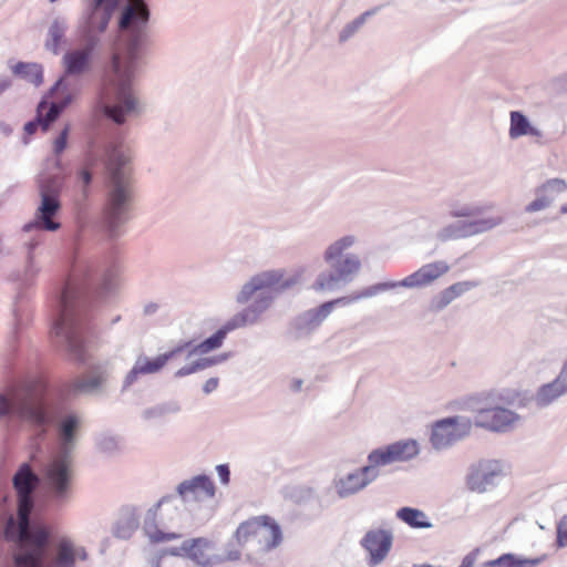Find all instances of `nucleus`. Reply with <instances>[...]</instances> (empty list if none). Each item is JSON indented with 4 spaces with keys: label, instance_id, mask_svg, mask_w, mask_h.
<instances>
[{
    "label": "nucleus",
    "instance_id": "864d4df0",
    "mask_svg": "<svg viewBox=\"0 0 567 567\" xmlns=\"http://www.w3.org/2000/svg\"><path fill=\"white\" fill-rule=\"evenodd\" d=\"M35 430L34 434H32V440H33V446H34V452H32V458H35V453L40 452L41 451V446H40V441H44L45 437H47V430L49 427H44V426H41V427H33Z\"/></svg>",
    "mask_w": 567,
    "mask_h": 567
},
{
    "label": "nucleus",
    "instance_id": "5fc2aeb1",
    "mask_svg": "<svg viewBox=\"0 0 567 567\" xmlns=\"http://www.w3.org/2000/svg\"><path fill=\"white\" fill-rule=\"evenodd\" d=\"M192 548V545H188V539L184 540L179 547H169L164 550V554L175 557H186L187 551Z\"/></svg>",
    "mask_w": 567,
    "mask_h": 567
},
{
    "label": "nucleus",
    "instance_id": "4d7b16f0",
    "mask_svg": "<svg viewBox=\"0 0 567 567\" xmlns=\"http://www.w3.org/2000/svg\"><path fill=\"white\" fill-rule=\"evenodd\" d=\"M355 301H359V297H358V293L354 292L352 295H349V296H344V297H340V298H337L334 300H330V301H327L326 303H331V311L333 310V308L338 305L340 306H349Z\"/></svg>",
    "mask_w": 567,
    "mask_h": 567
},
{
    "label": "nucleus",
    "instance_id": "20e7f679",
    "mask_svg": "<svg viewBox=\"0 0 567 567\" xmlns=\"http://www.w3.org/2000/svg\"><path fill=\"white\" fill-rule=\"evenodd\" d=\"M22 422L31 425H79L81 416L63 404L48 399L44 390L25 385L20 391H0V423Z\"/></svg>",
    "mask_w": 567,
    "mask_h": 567
},
{
    "label": "nucleus",
    "instance_id": "49530a36",
    "mask_svg": "<svg viewBox=\"0 0 567 567\" xmlns=\"http://www.w3.org/2000/svg\"><path fill=\"white\" fill-rule=\"evenodd\" d=\"M517 554L505 553L498 556L496 559L488 560L484 564V567H516Z\"/></svg>",
    "mask_w": 567,
    "mask_h": 567
},
{
    "label": "nucleus",
    "instance_id": "7ed1b4c3",
    "mask_svg": "<svg viewBox=\"0 0 567 567\" xmlns=\"http://www.w3.org/2000/svg\"><path fill=\"white\" fill-rule=\"evenodd\" d=\"M301 274L285 277V271L274 269L259 272L245 282L237 292L235 300L238 305L252 301L230 317L215 333L200 343L190 344L187 359L196 354H206L221 347L226 336L237 329L255 326L260 322L262 315L272 306L277 296L298 285Z\"/></svg>",
    "mask_w": 567,
    "mask_h": 567
},
{
    "label": "nucleus",
    "instance_id": "72a5a7b5",
    "mask_svg": "<svg viewBox=\"0 0 567 567\" xmlns=\"http://www.w3.org/2000/svg\"><path fill=\"white\" fill-rule=\"evenodd\" d=\"M396 518L414 529H427L433 527L427 515L414 507L404 506L396 511Z\"/></svg>",
    "mask_w": 567,
    "mask_h": 567
},
{
    "label": "nucleus",
    "instance_id": "f704fd0d",
    "mask_svg": "<svg viewBox=\"0 0 567 567\" xmlns=\"http://www.w3.org/2000/svg\"><path fill=\"white\" fill-rule=\"evenodd\" d=\"M52 535L50 536V538ZM59 553L55 559H50L49 567H74L75 566V548L69 538H61L58 545Z\"/></svg>",
    "mask_w": 567,
    "mask_h": 567
},
{
    "label": "nucleus",
    "instance_id": "a19ab883",
    "mask_svg": "<svg viewBox=\"0 0 567 567\" xmlns=\"http://www.w3.org/2000/svg\"><path fill=\"white\" fill-rule=\"evenodd\" d=\"M374 13V10H369L357 17L351 22L347 23L339 33V42L344 43L351 39L367 22V19Z\"/></svg>",
    "mask_w": 567,
    "mask_h": 567
},
{
    "label": "nucleus",
    "instance_id": "09e8293b",
    "mask_svg": "<svg viewBox=\"0 0 567 567\" xmlns=\"http://www.w3.org/2000/svg\"><path fill=\"white\" fill-rule=\"evenodd\" d=\"M70 124H65L58 137L53 142V154L60 155L68 146V138L70 133Z\"/></svg>",
    "mask_w": 567,
    "mask_h": 567
},
{
    "label": "nucleus",
    "instance_id": "9d476101",
    "mask_svg": "<svg viewBox=\"0 0 567 567\" xmlns=\"http://www.w3.org/2000/svg\"><path fill=\"white\" fill-rule=\"evenodd\" d=\"M358 241L357 236L346 235L329 244L323 251V261L331 270L321 271L315 282L316 291H333L350 284L360 272L362 264L355 254H346Z\"/></svg>",
    "mask_w": 567,
    "mask_h": 567
},
{
    "label": "nucleus",
    "instance_id": "39448f33",
    "mask_svg": "<svg viewBox=\"0 0 567 567\" xmlns=\"http://www.w3.org/2000/svg\"><path fill=\"white\" fill-rule=\"evenodd\" d=\"M101 143L107 169L103 221L109 236L114 238L128 220L133 188L127 168L128 157L122 148L120 138L103 140Z\"/></svg>",
    "mask_w": 567,
    "mask_h": 567
},
{
    "label": "nucleus",
    "instance_id": "ddd939ff",
    "mask_svg": "<svg viewBox=\"0 0 567 567\" xmlns=\"http://www.w3.org/2000/svg\"><path fill=\"white\" fill-rule=\"evenodd\" d=\"M450 270V266L444 260H437L423 265L415 272L405 277L400 281H384L371 285L364 289L358 291L359 300L369 299L375 297L379 293L402 287V288H422L431 285L441 276L445 275Z\"/></svg>",
    "mask_w": 567,
    "mask_h": 567
},
{
    "label": "nucleus",
    "instance_id": "4c0bfd02",
    "mask_svg": "<svg viewBox=\"0 0 567 567\" xmlns=\"http://www.w3.org/2000/svg\"><path fill=\"white\" fill-rule=\"evenodd\" d=\"M391 444L394 445L396 462L410 461L414 458L420 452L419 444L413 439L401 440Z\"/></svg>",
    "mask_w": 567,
    "mask_h": 567
},
{
    "label": "nucleus",
    "instance_id": "052dcab7",
    "mask_svg": "<svg viewBox=\"0 0 567 567\" xmlns=\"http://www.w3.org/2000/svg\"><path fill=\"white\" fill-rule=\"evenodd\" d=\"M195 372H197V369H196L195 362L193 361L189 364H186V365L182 367L181 369H178L174 375H175V378H184V377L193 374Z\"/></svg>",
    "mask_w": 567,
    "mask_h": 567
},
{
    "label": "nucleus",
    "instance_id": "a18cd8bd",
    "mask_svg": "<svg viewBox=\"0 0 567 567\" xmlns=\"http://www.w3.org/2000/svg\"><path fill=\"white\" fill-rule=\"evenodd\" d=\"M315 489L309 486H298L291 491L290 498L298 505L306 504L313 498Z\"/></svg>",
    "mask_w": 567,
    "mask_h": 567
},
{
    "label": "nucleus",
    "instance_id": "69168bd1",
    "mask_svg": "<svg viewBox=\"0 0 567 567\" xmlns=\"http://www.w3.org/2000/svg\"><path fill=\"white\" fill-rule=\"evenodd\" d=\"M79 179L83 183L84 186H89L90 183L92 182V174L89 169L86 168H83L80 173H79Z\"/></svg>",
    "mask_w": 567,
    "mask_h": 567
},
{
    "label": "nucleus",
    "instance_id": "f8f14e48",
    "mask_svg": "<svg viewBox=\"0 0 567 567\" xmlns=\"http://www.w3.org/2000/svg\"><path fill=\"white\" fill-rule=\"evenodd\" d=\"M51 529L47 525L35 526L23 542H11L14 546V567H49Z\"/></svg>",
    "mask_w": 567,
    "mask_h": 567
},
{
    "label": "nucleus",
    "instance_id": "a878e982",
    "mask_svg": "<svg viewBox=\"0 0 567 567\" xmlns=\"http://www.w3.org/2000/svg\"><path fill=\"white\" fill-rule=\"evenodd\" d=\"M331 313V303H322L299 315L295 320V328L300 336L308 334L318 329Z\"/></svg>",
    "mask_w": 567,
    "mask_h": 567
},
{
    "label": "nucleus",
    "instance_id": "c03bdc74",
    "mask_svg": "<svg viewBox=\"0 0 567 567\" xmlns=\"http://www.w3.org/2000/svg\"><path fill=\"white\" fill-rule=\"evenodd\" d=\"M378 467L379 466L374 465L373 463L368 462L367 465L357 468L361 476V481L364 482V487H368L380 476V470Z\"/></svg>",
    "mask_w": 567,
    "mask_h": 567
},
{
    "label": "nucleus",
    "instance_id": "13d9d810",
    "mask_svg": "<svg viewBox=\"0 0 567 567\" xmlns=\"http://www.w3.org/2000/svg\"><path fill=\"white\" fill-rule=\"evenodd\" d=\"M240 556H241L240 550L233 548L230 543H228L226 545V554L225 555H216V557L223 559V563L236 561L240 558Z\"/></svg>",
    "mask_w": 567,
    "mask_h": 567
},
{
    "label": "nucleus",
    "instance_id": "b1692460",
    "mask_svg": "<svg viewBox=\"0 0 567 567\" xmlns=\"http://www.w3.org/2000/svg\"><path fill=\"white\" fill-rule=\"evenodd\" d=\"M449 215L452 218H481L487 212L494 210V203L468 202L462 197L450 198L446 203Z\"/></svg>",
    "mask_w": 567,
    "mask_h": 567
},
{
    "label": "nucleus",
    "instance_id": "5701e85b",
    "mask_svg": "<svg viewBox=\"0 0 567 567\" xmlns=\"http://www.w3.org/2000/svg\"><path fill=\"white\" fill-rule=\"evenodd\" d=\"M567 190V183L561 178H551L536 189V198L526 207V213H536L548 208L555 200L556 195Z\"/></svg>",
    "mask_w": 567,
    "mask_h": 567
},
{
    "label": "nucleus",
    "instance_id": "1a4fd4ad",
    "mask_svg": "<svg viewBox=\"0 0 567 567\" xmlns=\"http://www.w3.org/2000/svg\"><path fill=\"white\" fill-rule=\"evenodd\" d=\"M446 409L450 411H465L474 414L473 425H513L520 421V415L511 409L503 406H494L492 404V395L481 392L468 394L455 399L447 403ZM472 425L468 417L454 415L447 416L433 422L435 426H454V425Z\"/></svg>",
    "mask_w": 567,
    "mask_h": 567
},
{
    "label": "nucleus",
    "instance_id": "c9c22d12",
    "mask_svg": "<svg viewBox=\"0 0 567 567\" xmlns=\"http://www.w3.org/2000/svg\"><path fill=\"white\" fill-rule=\"evenodd\" d=\"M12 72L35 86L43 82V68L39 63L18 62L12 68Z\"/></svg>",
    "mask_w": 567,
    "mask_h": 567
},
{
    "label": "nucleus",
    "instance_id": "bf43d9fd",
    "mask_svg": "<svg viewBox=\"0 0 567 567\" xmlns=\"http://www.w3.org/2000/svg\"><path fill=\"white\" fill-rule=\"evenodd\" d=\"M218 478L223 485H228L230 482V468L228 464H219L216 466Z\"/></svg>",
    "mask_w": 567,
    "mask_h": 567
},
{
    "label": "nucleus",
    "instance_id": "473e14b6",
    "mask_svg": "<svg viewBox=\"0 0 567 567\" xmlns=\"http://www.w3.org/2000/svg\"><path fill=\"white\" fill-rule=\"evenodd\" d=\"M68 106L69 105H64V102L61 100L51 103L44 100L41 101L38 105L37 114L42 130H49L50 125L59 118L63 110Z\"/></svg>",
    "mask_w": 567,
    "mask_h": 567
},
{
    "label": "nucleus",
    "instance_id": "423d86ee",
    "mask_svg": "<svg viewBox=\"0 0 567 567\" xmlns=\"http://www.w3.org/2000/svg\"><path fill=\"white\" fill-rule=\"evenodd\" d=\"M58 444L39 470L41 474V498L47 509L58 511L72 497L74 467L72 451L79 427H58Z\"/></svg>",
    "mask_w": 567,
    "mask_h": 567
},
{
    "label": "nucleus",
    "instance_id": "393cba45",
    "mask_svg": "<svg viewBox=\"0 0 567 567\" xmlns=\"http://www.w3.org/2000/svg\"><path fill=\"white\" fill-rule=\"evenodd\" d=\"M192 548L187 551V558L202 567H213L223 564V559L210 555L209 551L215 549V543L206 537H197L188 539Z\"/></svg>",
    "mask_w": 567,
    "mask_h": 567
},
{
    "label": "nucleus",
    "instance_id": "c85d7f7f",
    "mask_svg": "<svg viewBox=\"0 0 567 567\" xmlns=\"http://www.w3.org/2000/svg\"><path fill=\"white\" fill-rule=\"evenodd\" d=\"M69 29V21L63 16H55L50 22L44 41L47 51L54 55L60 53L61 44L64 41L65 33Z\"/></svg>",
    "mask_w": 567,
    "mask_h": 567
},
{
    "label": "nucleus",
    "instance_id": "6ab92c4d",
    "mask_svg": "<svg viewBox=\"0 0 567 567\" xmlns=\"http://www.w3.org/2000/svg\"><path fill=\"white\" fill-rule=\"evenodd\" d=\"M391 529L372 528L360 539V546L368 553V564L371 567L380 565L390 553L393 545Z\"/></svg>",
    "mask_w": 567,
    "mask_h": 567
},
{
    "label": "nucleus",
    "instance_id": "e433bc0d",
    "mask_svg": "<svg viewBox=\"0 0 567 567\" xmlns=\"http://www.w3.org/2000/svg\"><path fill=\"white\" fill-rule=\"evenodd\" d=\"M95 445L100 453L112 456L121 451V439L104 431L96 436Z\"/></svg>",
    "mask_w": 567,
    "mask_h": 567
},
{
    "label": "nucleus",
    "instance_id": "4468645a",
    "mask_svg": "<svg viewBox=\"0 0 567 567\" xmlns=\"http://www.w3.org/2000/svg\"><path fill=\"white\" fill-rule=\"evenodd\" d=\"M261 536L259 542L264 543L262 550L270 551L282 542L280 525L270 516L261 515L251 517L239 524L234 533V538L239 546H244L250 537Z\"/></svg>",
    "mask_w": 567,
    "mask_h": 567
},
{
    "label": "nucleus",
    "instance_id": "680f3d73",
    "mask_svg": "<svg viewBox=\"0 0 567 567\" xmlns=\"http://www.w3.org/2000/svg\"><path fill=\"white\" fill-rule=\"evenodd\" d=\"M218 384H219L218 378H209L208 380H206V382L203 385V392L205 394H210L218 388Z\"/></svg>",
    "mask_w": 567,
    "mask_h": 567
},
{
    "label": "nucleus",
    "instance_id": "0eeeda50",
    "mask_svg": "<svg viewBox=\"0 0 567 567\" xmlns=\"http://www.w3.org/2000/svg\"><path fill=\"white\" fill-rule=\"evenodd\" d=\"M12 485L17 496V515L8 511L9 496L0 494V516H3L2 538L7 542L21 543L31 536L35 526L31 523V514L35 507L37 488L41 489V474L35 472L29 462L19 465L13 474Z\"/></svg>",
    "mask_w": 567,
    "mask_h": 567
},
{
    "label": "nucleus",
    "instance_id": "8fccbe9b",
    "mask_svg": "<svg viewBox=\"0 0 567 567\" xmlns=\"http://www.w3.org/2000/svg\"><path fill=\"white\" fill-rule=\"evenodd\" d=\"M556 545L558 548L567 546V514L564 515L557 524Z\"/></svg>",
    "mask_w": 567,
    "mask_h": 567
},
{
    "label": "nucleus",
    "instance_id": "6e6552de",
    "mask_svg": "<svg viewBox=\"0 0 567 567\" xmlns=\"http://www.w3.org/2000/svg\"><path fill=\"white\" fill-rule=\"evenodd\" d=\"M122 0H84L85 8L79 19V31L84 39L81 48L68 51L62 58L63 72L83 76L90 72L93 52L99 45L97 33L106 31Z\"/></svg>",
    "mask_w": 567,
    "mask_h": 567
},
{
    "label": "nucleus",
    "instance_id": "de8ad7c7",
    "mask_svg": "<svg viewBox=\"0 0 567 567\" xmlns=\"http://www.w3.org/2000/svg\"><path fill=\"white\" fill-rule=\"evenodd\" d=\"M40 241L37 238L30 239L28 243H25V249H27V272L28 274H35L37 269L34 266V249L39 246Z\"/></svg>",
    "mask_w": 567,
    "mask_h": 567
},
{
    "label": "nucleus",
    "instance_id": "a211bd4d",
    "mask_svg": "<svg viewBox=\"0 0 567 567\" xmlns=\"http://www.w3.org/2000/svg\"><path fill=\"white\" fill-rule=\"evenodd\" d=\"M190 344L192 341L183 342L177 347L173 348L172 350L158 354L153 359L148 358L145 354H140L136 358L134 365L124 378L123 389H127L131 385H133L142 375L154 374L159 372L169 360L174 359L177 354L184 352L186 348L190 347Z\"/></svg>",
    "mask_w": 567,
    "mask_h": 567
},
{
    "label": "nucleus",
    "instance_id": "774afa93",
    "mask_svg": "<svg viewBox=\"0 0 567 567\" xmlns=\"http://www.w3.org/2000/svg\"><path fill=\"white\" fill-rule=\"evenodd\" d=\"M194 362H195L197 372L210 367V362H209L208 358H199V359L195 360Z\"/></svg>",
    "mask_w": 567,
    "mask_h": 567
},
{
    "label": "nucleus",
    "instance_id": "cd10ccee",
    "mask_svg": "<svg viewBox=\"0 0 567 567\" xmlns=\"http://www.w3.org/2000/svg\"><path fill=\"white\" fill-rule=\"evenodd\" d=\"M471 434V427H431L430 442L434 450L450 449Z\"/></svg>",
    "mask_w": 567,
    "mask_h": 567
},
{
    "label": "nucleus",
    "instance_id": "dca6fc26",
    "mask_svg": "<svg viewBox=\"0 0 567 567\" xmlns=\"http://www.w3.org/2000/svg\"><path fill=\"white\" fill-rule=\"evenodd\" d=\"M504 223L501 215H491L483 218H474L467 220H457L442 227L436 238L440 241L456 240L474 237L484 233H488Z\"/></svg>",
    "mask_w": 567,
    "mask_h": 567
},
{
    "label": "nucleus",
    "instance_id": "2eb2a0df",
    "mask_svg": "<svg viewBox=\"0 0 567 567\" xmlns=\"http://www.w3.org/2000/svg\"><path fill=\"white\" fill-rule=\"evenodd\" d=\"M188 516V506L174 493L162 496L145 514L148 526L157 520L162 527L179 526Z\"/></svg>",
    "mask_w": 567,
    "mask_h": 567
},
{
    "label": "nucleus",
    "instance_id": "bb28decb",
    "mask_svg": "<svg viewBox=\"0 0 567 567\" xmlns=\"http://www.w3.org/2000/svg\"><path fill=\"white\" fill-rule=\"evenodd\" d=\"M82 87V76L63 72L54 85L50 89V94L53 95L59 93V100L64 102V105H70L80 96Z\"/></svg>",
    "mask_w": 567,
    "mask_h": 567
},
{
    "label": "nucleus",
    "instance_id": "f03ea898",
    "mask_svg": "<svg viewBox=\"0 0 567 567\" xmlns=\"http://www.w3.org/2000/svg\"><path fill=\"white\" fill-rule=\"evenodd\" d=\"M114 288V274L95 259L75 257L66 282L58 298V317L53 331L69 355L86 360L85 340L89 333L86 310L94 298H102Z\"/></svg>",
    "mask_w": 567,
    "mask_h": 567
},
{
    "label": "nucleus",
    "instance_id": "ea45409f",
    "mask_svg": "<svg viewBox=\"0 0 567 567\" xmlns=\"http://www.w3.org/2000/svg\"><path fill=\"white\" fill-rule=\"evenodd\" d=\"M367 458L368 462L373 463L377 466L392 464L393 462H396L394 445L388 444L385 446L374 449L368 454Z\"/></svg>",
    "mask_w": 567,
    "mask_h": 567
},
{
    "label": "nucleus",
    "instance_id": "2f4dec72",
    "mask_svg": "<svg viewBox=\"0 0 567 567\" xmlns=\"http://www.w3.org/2000/svg\"><path fill=\"white\" fill-rule=\"evenodd\" d=\"M140 526V516L134 506L123 507L113 535L120 539H130Z\"/></svg>",
    "mask_w": 567,
    "mask_h": 567
},
{
    "label": "nucleus",
    "instance_id": "f257e3e1",
    "mask_svg": "<svg viewBox=\"0 0 567 567\" xmlns=\"http://www.w3.org/2000/svg\"><path fill=\"white\" fill-rule=\"evenodd\" d=\"M150 16L145 0H125L118 16L120 49L111 56L96 97V110L117 126L143 112L133 80L147 42Z\"/></svg>",
    "mask_w": 567,
    "mask_h": 567
},
{
    "label": "nucleus",
    "instance_id": "338daca9",
    "mask_svg": "<svg viewBox=\"0 0 567 567\" xmlns=\"http://www.w3.org/2000/svg\"><path fill=\"white\" fill-rule=\"evenodd\" d=\"M159 306L156 302H148L144 306L143 312L145 316H152L157 312Z\"/></svg>",
    "mask_w": 567,
    "mask_h": 567
},
{
    "label": "nucleus",
    "instance_id": "603ef678",
    "mask_svg": "<svg viewBox=\"0 0 567 567\" xmlns=\"http://www.w3.org/2000/svg\"><path fill=\"white\" fill-rule=\"evenodd\" d=\"M547 559H548V555L547 554H543L540 556L533 557V558H527V557H523L520 555H517V565H516V567H537V566H539L540 564H543Z\"/></svg>",
    "mask_w": 567,
    "mask_h": 567
},
{
    "label": "nucleus",
    "instance_id": "37998d69",
    "mask_svg": "<svg viewBox=\"0 0 567 567\" xmlns=\"http://www.w3.org/2000/svg\"><path fill=\"white\" fill-rule=\"evenodd\" d=\"M477 286L474 281H460L451 285L450 287L445 288L444 290L440 291L442 297L447 301L450 305L454 299L462 296L463 293L470 291L471 289L475 288Z\"/></svg>",
    "mask_w": 567,
    "mask_h": 567
},
{
    "label": "nucleus",
    "instance_id": "58836bf2",
    "mask_svg": "<svg viewBox=\"0 0 567 567\" xmlns=\"http://www.w3.org/2000/svg\"><path fill=\"white\" fill-rule=\"evenodd\" d=\"M161 524L154 520V527L148 526L147 519L143 522V530L153 544H158L166 540H173L181 537V534L175 532H164L159 528Z\"/></svg>",
    "mask_w": 567,
    "mask_h": 567
},
{
    "label": "nucleus",
    "instance_id": "0e129e2a",
    "mask_svg": "<svg viewBox=\"0 0 567 567\" xmlns=\"http://www.w3.org/2000/svg\"><path fill=\"white\" fill-rule=\"evenodd\" d=\"M476 556L475 554L468 553L461 561L458 567H473L475 564Z\"/></svg>",
    "mask_w": 567,
    "mask_h": 567
},
{
    "label": "nucleus",
    "instance_id": "f3484780",
    "mask_svg": "<svg viewBox=\"0 0 567 567\" xmlns=\"http://www.w3.org/2000/svg\"><path fill=\"white\" fill-rule=\"evenodd\" d=\"M503 463L498 460H480L468 467L466 486L471 492L485 493L504 477Z\"/></svg>",
    "mask_w": 567,
    "mask_h": 567
},
{
    "label": "nucleus",
    "instance_id": "e2e57ef3",
    "mask_svg": "<svg viewBox=\"0 0 567 567\" xmlns=\"http://www.w3.org/2000/svg\"><path fill=\"white\" fill-rule=\"evenodd\" d=\"M39 126H41V124L39 123V120L37 116L34 121H30V122L25 123L23 130L27 135H32L38 130Z\"/></svg>",
    "mask_w": 567,
    "mask_h": 567
},
{
    "label": "nucleus",
    "instance_id": "79ce46f5",
    "mask_svg": "<svg viewBox=\"0 0 567 567\" xmlns=\"http://www.w3.org/2000/svg\"><path fill=\"white\" fill-rule=\"evenodd\" d=\"M179 410L176 403H165L144 411V419L148 422L164 421L165 416Z\"/></svg>",
    "mask_w": 567,
    "mask_h": 567
},
{
    "label": "nucleus",
    "instance_id": "412c9836",
    "mask_svg": "<svg viewBox=\"0 0 567 567\" xmlns=\"http://www.w3.org/2000/svg\"><path fill=\"white\" fill-rule=\"evenodd\" d=\"M112 369L109 362L96 363L74 381L73 390L80 394L100 395L105 392Z\"/></svg>",
    "mask_w": 567,
    "mask_h": 567
},
{
    "label": "nucleus",
    "instance_id": "9b49d317",
    "mask_svg": "<svg viewBox=\"0 0 567 567\" xmlns=\"http://www.w3.org/2000/svg\"><path fill=\"white\" fill-rule=\"evenodd\" d=\"M64 181L65 176L59 174L42 176L37 181L40 203L33 219L23 225V231L30 233L34 229L56 231L61 228V223L56 220V217L62 209L60 196Z\"/></svg>",
    "mask_w": 567,
    "mask_h": 567
},
{
    "label": "nucleus",
    "instance_id": "c756f323",
    "mask_svg": "<svg viewBox=\"0 0 567 567\" xmlns=\"http://www.w3.org/2000/svg\"><path fill=\"white\" fill-rule=\"evenodd\" d=\"M332 487L336 491L337 497L340 499H346L357 495L365 488L364 482L361 481V476L357 470L343 476L333 478Z\"/></svg>",
    "mask_w": 567,
    "mask_h": 567
},
{
    "label": "nucleus",
    "instance_id": "7c9ffc66",
    "mask_svg": "<svg viewBox=\"0 0 567 567\" xmlns=\"http://www.w3.org/2000/svg\"><path fill=\"white\" fill-rule=\"evenodd\" d=\"M566 393L567 389L565 379L563 375H557L554 381L542 385L537 390L533 400L537 406L544 408L550 405Z\"/></svg>",
    "mask_w": 567,
    "mask_h": 567
},
{
    "label": "nucleus",
    "instance_id": "aec40b11",
    "mask_svg": "<svg viewBox=\"0 0 567 567\" xmlns=\"http://www.w3.org/2000/svg\"><path fill=\"white\" fill-rule=\"evenodd\" d=\"M176 496L187 506L200 502L205 498H213L216 494V487L212 478L206 474H198L189 480L181 482L176 488Z\"/></svg>",
    "mask_w": 567,
    "mask_h": 567
},
{
    "label": "nucleus",
    "instance_id": "3c124183",
    "mask_svg": "<svg viewBox=\"0 0 567 567\" xmlns=\"http://www.w3.org/2000/svg\"><path fill=\"white\" fill-rule=\"evenodd\" d=\"M318 505L321 509L329 508L334 502L336 496L333 495L332 487H327L317 495Z\"/></svg>",
    "mask_w": 567,
    "mask_h": 567
},
{
    "label": "nucleus",
    "instance_id": "6e6d98bb",
    "mask_svg": "<svg viewBox=\"0 0 567 567\" xmlns=\"http://www.w3.org/2000/svg\"><path fill=\"white\" fill-rule=\"evenodd\" d=\"M449 306L447 301L444 299V297H442V295L439 292L437 295H435L431 301H430V306H429V309L433 312H440L442 311L443 309H445L446 307Z\"/></svg>",
    "mask_w": 567,
    "mask_h": 567
},
{
    "label": "nucleus",
    "instance_id": "4be33fe9",
    "mask_svg": "<svg viewBox=\"0 0 567 567\" xmlns=\"http://www.w3.org/2000/svg\"><path fill=\"white\" fill-rule=\"evenodd\" d=\"M509 131L508 135L512 140H517L523 136H530L538 145H546L555 142L563 136V132H555L545 134L540 128L532 125L528 117L520 111H512L509 113Z\"/></svg>",
    "mask_w": 567,
    "mask_h": 567
}]
</instances>
